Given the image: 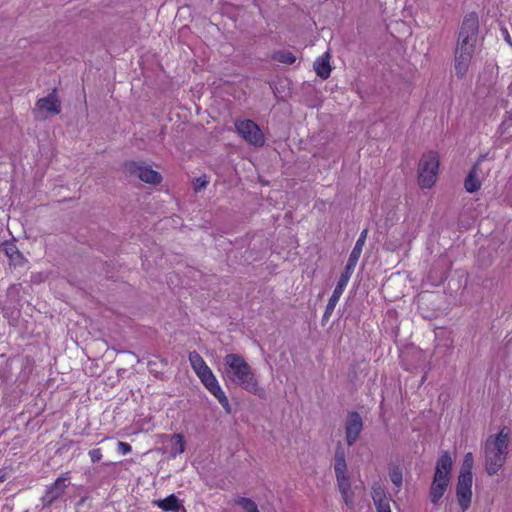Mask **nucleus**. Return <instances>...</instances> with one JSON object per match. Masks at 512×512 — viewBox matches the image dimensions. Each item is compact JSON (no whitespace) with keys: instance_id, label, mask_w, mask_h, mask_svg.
Listing matches in <instances>:
<instances>
[{"instance_id":"dca6fc26","label":"nucleus","mask_w":512,"mask_h":512,"mask_svg":"<svg viewBox=\"0 0 512 512\" xmlns=\"http://www.w3.org/2000/svg\"><path fill=\"white\" fill-rule=\"evenodd\" d=\"M484 160V157H481L478 162L473 166L468 176L465 179L464 187L467 192L473 193L480 189L481 187V173H480V164Z\"/></svg>"},{"instance_id":"c85d7f7f","label":"nucleus","mask_w":512,"mask_h":512,"mask_svg":"<svg viewBox=\"0 0 512 512\" xmlns=\"http://www.w3.org/2000/svg\"><path fill=\"white\" fill-rule=\"evenodd\" d=\"M90 459L93 463H96L102 459V451L99 448H95L89 451Z\"/></svg>"},{"instance_id":"ddd939ff","label":"nucleus","mask_w":512,"mask_h":512,"mask_svg":"<svg viewBox=\"0 0 512 512\" xmlns=\"http://www.w3.org/2000/svg\"><path fill=\"white\" fill-rule=\"evenodd\" d=\"M70 479L69 475L58 477L55 482L49 486L44 494L42 501L44 505L49 506L60 496L63 495L67 487V481Z\"/></svg>"},{"instance_id":"5701e85b","label":"nucleus","mask_w":512,"mask_h":512,"mask_svg":"<svg viewBox=\"0 0 512 512\" xmlns=\"http://www.w3.org/2000/svg\"><path fill=\"white\" fill-rule=\"evenodd\" d=\"M474 464V458L471 452L465 454L460 472L458 477L464 476L465 478H473L472 476V468Z\"/></svg>"},{"instance_id":"393cba45","label":"nucleus","mask_w":512,"mask_h":512,"mask_svg":"<svg viewBox=\"0 0 512 512\" xmlns=\"http://www.w3.org/2000/svg\"><path fill=\"white\" fill-rule=\"evenodd\" d=\"M389 477L391 482L400 489L403 482V473L402 469L398 465H390L389 468Z\"/></svg>"},{"instance_id":"bb28decb","label":"nucleus","mask_w":512,"mask_h":512,"mask_svg":"<svg viewBox=\"0 0 512 512\" xmlns=\"http://www.w3.org/2000/svg\"><path fill=\"white\" fill-rule=\"evenodd\" d=\"M235 504L240 506L245 512H259L256 503L245 497H238L235 499Z\"/></svg>"},{"instance_id":"412c9836","label":"nucleus","mask_w":512,"mask_h":512,"mask_svg":"<svg viewBox=\"0 0 512 512\" xmlns=\"http://www.w3.org/2000/svg\"><path fill=\"white\" fill-rule=\"evenodd\" d=\"M170 455L175 458L185 451V440L181 434H174L170 439Z\"/></svg>"},{"instance_id":"a878e982","label":"nucleus","mask_w":512,"mask_h":512,"mask_svg":"<svg viewBox=\"0 0 512 512\" xmlns=\"http://www.w3.org/2000/svg\"><path fill=\"white\" fill-rule=\"evenodd\" d=\"M273 59L284 64H293L296 61L295 55L287 50H280L275 52Z\"/></svg>"},{"instance_id":"aec40b11","label":"nucleus","mask_w":512,"mask_h":512,"mask_svg":"<svg viewBox=\"0 0 512 512\" xmlns=\"http://www.w3.org/2000/svg\"><path fill=\"white\" fill-rule=\"evenodd\" d=\"M314 69L316 74L322 79H327L331 73V67L329 63V54L325 53L324 55L318 57L314 62Z\"/></svg>"},{"instance_id":"9d476101","label":"nucleus","mask_w":512,"mask_h":512,"mask_svg":"<svg viewBox=\"0 0 512 512\" xmlns=\"http://www.w3.org/2000/svg\"><path fill=\"white\" fill-rule=\"evenodd\" d=\"M128 170L132 175L148 184H159L162 180L161 175L157 171L141 163L131 162L128 165Z\"/></svg>"},{"instance_id":"423d86ee","label":"nucleus","mask_w":512,"mask_h":512,"mask_svg":"<svg viewBox=\"0 0 512 512\" xmlns=\"http://www.w3.org/2000/svg\"><path fill=\"white\" fill-rule=\"evenodd\" d=\"M439 156L436 152L425 153L418 165V182L422 188H431L437 179Z\"/></svg>"},{"instance_id":"39448f33","label":"nucleus","mask_w":512,"mask_h":512,"mask_svg":"<svg viewBox=\"0 0 512 512\" xmlns=\"http://www.w3.org/2000/svg\"><path fill=\"white\" fill-rule=\"evenodd\" d=\"M479 20L475 13L465 16L460 28L455 51L474 54L477 42Z\"/></svg>"},{"instance_id":"20e7f679","label":"nucleus","mask_w":512,"mask_h":512,"mask_svg":"<svg viewBox=\"0 0 512 512\" xmlns=\"http://www.w3.org/2000/svg\"><path fill=\"white\" fill-rule=\"evenodd\" d=\"M333 468L342 499L347 506H352L353 493L351 491L350 476L346 462V451L341 443H338L335 449Z\"/></svg>"},{"instance_id":"6ab92c4d","label":"nucleus","mask_w":512,"mask_h":512,"mask_svg":"<svg viewBox=\"0 0 512 512\" xmlns=\"http://www.w3.org/2000/svg\"><path fill=\"white\" fill-rule=\"evenodd\" d=\"M154 504L164 511L178 512L180 510H184L183 505L174 494H171L164 499L157 500Z\"/></svg>"},{"instance_id":"2eb2a0df","label":"nucleus","mask_w":512,"mask_h":512,"mask_svg":"<svg viewBox=\"0 0 512 512\" xmlns=\"http://www.w3.org/2000/svg\"><path fill=\"white\" fill-rule=\"evenodd\" d=\"M350 278H351L350 276H348L344 273H341L339 280L337 282V285L332 293V296L330 297V299L326 305V309L324 312V316L326 318L330 317L331 314L333 313L341 295L343 294L345 288L347 287V285L349 283Z\"/></svg>"},{"instance_id":"1a4fd4ad","label":"nucleus","mask_w":512,"mask_h":512,"mask_svg":"<svg viewBox=\"0 0 512 512\" xmlns=\"http://www.w3.org/2000/svg\"><path fill=\"white\" fill-rule=\"evenodd\" d=\"M473 478L458 477L456 484V499L462 512H466L472 502Z\"/></svg>"},{"instance_id":"0eeeda50","label":"nucleus","mask_w":512,"mask_h":512,"mask_svg":"<svg viewBox=\"0 0 512 512\" xmlns=\"http://www.w3.org/2000/svg\"><path fill=\"white\" fill-rule=\"evenodd\" d=\"M197 376L200 379L201 383L204 385V387L218 400L223 409L227 413H230L231 405L229 403V400L210 367L198 373Z\"/></svg>"},{"instance_id":"f257e3e1","label":"nucleus","mask_w":512,"mask_h":512,"mask_svg":"<svg viewBox=\"0 0 512 512\" xmlns=\"http://www.w3.org/2000/svg\"><path fill=\"white\" fill-rule=\"evenodd\" d=\"M223 380L259 397L265 398L266 391L260 385L255 369L237 353L226 354L221 369Z\"/></svg>"},{"instance_id":"f03ea898","label":"nucleus","mask_w":512,"mask_h":512,"mask_svg":"<svg viewBox=\"0 0 512 512\" xmlns=\"http://www.w3.org/2000/svg\"><path fill=\"white\" fill-rule=\"evenodd\" d=\"M509 441V434L504 429L486 440L484 447L485 464L489 475L498 473L503 467L508 454Z\"/></svg>"},{"instance_id":"4468645a","label":"nucleus","mask_w":512,"mask_h":512,"mask_svg":"<svg viewBox=\"0 0 512 512\" xmlns=\"http://www.w3.org/2000/svg\"><path fill=\"white\" fill-rule=\"evenodd\" d=\"M367 234H368L367 229H364L361 232L358 240L356 241V244H355L353 250L350 253L348 262H347L345 269L342 273H344L350 277L352 276L354 269L357 265V262L361 256V253H362V250H363L366 238H367Z\"/></svg>"},{"instance_id":"9b49d317","label":"nucleus","mask_w":512,"mask_h":512,"mask_svg":"<svg viewBox=\"0 0 512 512\" xmlns=\"http://www.w3.org/2000/svg\"><path fill=\"white\" fill-rule=\"evenodd\" d=\"M37 116L46 118L48 115H56L60 112V104L55 92L41 98L36 103Z\"/></svg>"},{"instance_id":"f8f14e48","label":"nucleus","mask_w":512,"mask_h":512,"mask_svg":"<svg viewBox=\"0 0 512 512\" xmlns=\"http://www.w3.org/2000/svg\"><path fill=\"white\" fill-rule=\"evenodd\" d=\"M362 429L363 422L361 416L357 412L350 413L345 425L346 442L348 446H352L356 443Z\"/></svg>"},{"instance_id":"b1692460","label":"nucleus","mask_w":512,"mask_h":512,"mask_svg":"<svg viewBox=\"0 0 512 512\" xmlns=\"http://www.w3.org/2000/svg\"><path fill=\"white\" fill-rule=\"evenodd\" d=\"M189 362L196 375L209 367L204 359L195 351L189 353Z\"/></svg>"},{"instance_id":"7c9ffc66","label":"nucleus","mask_w":512,"mask_h":512,"mask_svg":"<svg viewBox=\"0 0 512 512\" xmlns=\"http://www.w3.org/2000/svg\"><path fill=\"white\" fill-rule=\"evenodd\" d=\"M512 126V116L507 117L501 124L500 129L504 134Z\"/></svg>"},{"instance_id":"f3484780","label":"nucleus","mask_w":512,"mask_h":512,"mask_svg":"<svg viewBox=\"0 0 512 512\" xmlns=\"http://www.w3.org/2000/svg\"><path fill=\"white\" fill-rule=\"evenodd\" d=\"M0 250L8 257L10 264L13 266H22L25 263L24 256L20 253L17 246L13 242H4L0 246Z\"/></svg>"},{"instance_id":"4be33fe9","label":"nucleus","mask_w":512,"mask_h":512,"mask_svg":"<svg viewBox=\"0 0 512 512\" xmlns=\"http://www.w3.org/2000/svg\"><path fill=\"white\" fill-rule=\"evenodd\" d=\"M371 497H372L374 505H378L379 503L382 504V503L390 501V499L387 497L385 488L377 483L373 484V486H372Z\"/></svg>"},{"instance_id":"2f4dec72","label":"nucleus","mask_w":512,"mask_h":512,"mask_svg":"<svg viewBox=\"0 0 512 512\" xmlns=\"http://www.w3.org/2000/svg\"><path fill=\"white\" fill-rule=\"evenodd\" d=\"M377 512H391L390 501L375 505Z\"/></svg>"},{"instance_id":"7ed1b4c3","label":"nucleus","mask_w":512,"mask_h":512,"mask_svg":"<svg viewBox=\"0 0 512 512\" xmlns=\"http://www.w3.org/2000/svg\"><path fill=\"white\" fill-rule=\"evenodd\" d=\"M453 459L448 451L443 452L435 467L433 481L430 486V500L437 504L444 496L451 480Z\"/></svg>"},{"instance_id":"cd10ccee","label":"nucleus","mask_w":512,"mask_h":512,"mask_svg":"<svg viewBox=\"0 0 512 512\" xmlns=\"http://www.w3.org/2000/svg\"><path fill=\"white\" fill-rule=\"evenodd\" d=\"M117 451L122 455H126L132 451V447L126 442L119 441L117 443Z\"/></svg>"},{"instance_id":"6e6552de","label":"nucleus","mask_w":512,"mask_h":512,"mask_svg":"<svg viewBox=\"0 0 512 512\" xmlns=\"http://www.w3.org/2000/svg\"><path fill=\"white\" fill-rule=\"evenodd\" d=\"M237 132L250 145L262 146L264 135L258 125L252 120H238L235 122Z\"/></svg>"},{"instance_id":"a211bd4d","label":"nucleus","mask_w":512,"mask_h":512,"mask_svg":"<svg viewBox=\"0 0 512 512\" xmlns=\"http://www.w3.org/2000/svg\"><path fill=\"white\" fill-rule=\"evenodd\" d=\"M473 55L455 51L454 67L458 77H464L469 69Z\"/></svg>"},{"instance_id":"c756f323","label":"nucleus","mask_w":512,"mask_h":512,"mask_svg":"<svg viewBox=\"0 0 512 512\" xmlns=\"http://www.w3.org/2000/svg\"><path fill=\"white\" fill-rule=\"evenodd\" d=\"M207 184H208V180L206 179L205 176L199 177L195 182L194 189L196 192H198L201 189L205 188Z\"/></svg>"}]
</instances>
